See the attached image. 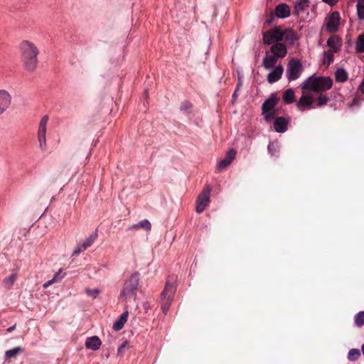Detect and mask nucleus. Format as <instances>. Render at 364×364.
Instances as JSON below:
<instances>
[{"mask_svg": "<svg viewBox=\"0 0 364 364\" xmlns=\"http://www.w3.org/2000/svg\"><path fill=\"white\" fill-rule=\"evenodd\" d=\"M236 156V151L232 149H230L226 155V157L221 161H220L218 164V168L219 170H223L227 168L232 161L235 159Z\"/></svg>", "mask_w": 364, "mask_h": 364, "instance_id": "16", "label": "nucleus"}, {"mask_svg": "<svg viewBox=\"0 0 364 364\" xmlns=\"http://www.w3.org/2000/svg\"><path fill=\"white\" fill-rule=\"evenodd\" d=\"M54 282V281H53V279H50L49 281H48L47 282H46L44 284H43V287L44 288H47L50 285L53 284Z\"/></svg>", "mask_w": 364, "mask_h": 364, "instance_id": "42", "label": "nucleus"}, {"mask_svg": "<svg viewBox=\"0 0 364 364\" xmlns=\"http://www.w3.org/2000/svg\"><path fill=\"white\" fill-rule=\"evenodd\" d=\"M87 293L90 296H92L93 298H95L97 296V294H99V290L97 289H87Z\"/></svg>", "mask_w": 364, "mask_h": 364, "instance_id": "40", "label": "nucleus"}, {"mask_svg": "<svg viewBox=\"0 0 364 364\" xmlns=\"http://www.w3.org/2000/svg\"><path fill=\"white\" fill-rule=\"evenodd\" d=\"M290 8L287 4H280L275 8V14L278 18H287L290 16Z\"/></svg>", "mask_w": 364, "mask_h": 364, "instance_id": "18", "label": "nucleus"}, {"mask_svg": "<svg viewBox=\"0 0 364 364\" xmlns=\"http://www.w3.org/2000/svg\"><path fill=\"white\" fill-rule=\"evenodd\" d=\"M314 102V99L311 97V95H302L299 98L296 106L298 109L303 111L306 109L311 107Z\"/></svg>", "mask_w": 364, "mask_h": 364, "instance_id": "13", "label": "nucleus"}, {"mask_svg": "<svg viewBox=\"0 0 364 364\" xmlns=\"http://www.w3.org/2000/svg\"><path fill=\"white\" fill-rule=\"evenodd\" d=\"M356 7L358 18L364 20V0H358Z\"/></svg>", "mask_w": 364, "mask_h": 364, "instance_id": "34", "label": "nucleus"}, {"mask_svg": "<svg viewBox=\"0 0 364 364\" xmlns=\"http://www.w3.org/2000/svg\"><path fill=\"white\" fill-rule=\"evenodd\" d=\"M102 342L100 339L96 336L87 338L85 341L86 348L94 350H98Z\"/></svg>", "mask_w": 364, "mask_h": 364, "instance_id": "20", "label": "nucleus"}, {"mask_svg": "<svg viewBox=\"0 0 364 364\" xmlns=\"http://www.w3.org/2000/svg\"><path fill=\"white\" fill-rule=\"evenodd\" d=\"M65 274L62 273V269H60L52 279L54 282H58L65 277Z\"/></svg>", "mask_w": 364, "mask_h": 364, "instance_id": "39", "label": "nucleus"}, {"mask_svg": "<svg viewBox=\"0 0 364 364\" xmlns=\"http://www.w3.org/2000/svg\"><path fill=\"white\" fill-rule=\"evenodd\" d=\"M270 50L273 53V55L277 57L278 58H282L285 57L287 53V47L280 42L274 43L272 46Z\"/></svg>", "mask_w": 364, "mask_h": 364, "instance_id": "15", "label": "nucleus"}, {"mask_svg": "<svg viewBox=\"0 0 364 364\" xmlns=\"http://www.w3.org/2000/svg\"><path fill=\"white\" fill-rule=\"evenodd\" d=\"M264 114V118L266 122H270L272 119L275 120L276 117V111H268L267 112L262 113Z\"/></svg>", "mask_w": 364, "mask_h": 364, "instance_id": "36", "label": "nucleus"}, {"mask_svg": "<svg viewBox=\"0 0 364 364\" xmlns=\"http://www.w3.org/2000/svg\"><path fill=\"white\" fill-rule=\"evenodd\" d=\"M318 96L316 97L314 101L316 102V107H321L325 106L328 102L329 101V97L327 96L326 94L323 93H318Z\"/></svg>", "mask_w": 364, "mask_h": 364, "instance_id": "29", "label": "nucleus"}, {"mask_svg": "<svg viewBox=\"0 0 364 364\" xmlns=\"http://www.w3.org/2000/svg\"><path fill=\"white\" fill-rule=\"evenodd\" d=\"M340 21V14L338 11L332 12L326 18V29L329 32H334L338 30Z\"/></svg>", "mask_w": 364, "mask_h": 364, "instance_id": "10", "label": "nucleus"}, {"mask_svg": "<svg viewBox=\"0 0 364 364\" xmlns=\"http://www.w3.org/2000/svg\"><path fill=\"white\" fill-rule=\"evenodd\" d=\"M97 238V232L95 231L92 235H90L83 242L77 244V247L74 250L72 256H77L80 253L86 250L88 247L92 245Z\"/></svg>", "mask_w": 364, "mask_h": 364, "instance_id": "8", "label": "nucleus"}, {"mask_svg": "<svg viewBox=\"0 0 364 364\" xmlns=\"http://www.w3.org/2000/svg\"><path fill=\"white\" fill-rule=\"evenodd\" d=\"M274 145L273 144H269L268 146V149L270 152L272 151V148H273Z\"/></svg>", "mask_w": 364, "mask_h": 364, "instance_id": "45", "label": "nucleus"}, {"mask_svg": "<svg viewBox=\"0 0 364 364\" xmlns=\"http://www.w3.org/2000/svg\"><path fill=\"white\" fill-rule=\"evenodd\" d=\"M277 57L274 55H269L267 53L266 56L263 59L262 65L266 70H269L274 66L277 62Z\"/></svg>", "mask_w": 364, "mask_h": 364, "instance_id": "21", "label": "nucleus"}, {"mask_svg": "<svg viewBox=\"0 0 364 364\" xmlns=\"http://www.w3.org/2000/svg\"><path fill=\"white\" fill-rule=\"evenodd\" d=\"M359 90L363 94H364V79L363 80L361 84L359 86Z\"/></svg>", "mask_w": 364, "mask_h": 364, "instance_id": "43", "label": "nucleus"}, {"mask_svg": "<svg viewBox=\"0 0 364 364\" xmlns=\"http://www.w3.org/2000/svg\"><path fill=\"white\" fill-rule=\"evenodd\" d=\"M15 328H16V325H14V326H11V327H9V328L7 329V331L11 332V331H12Z\"/></svg>", "mask_w": 364, "mask_h": 364, "instance_id": "44", "label": "nucleus"}, {"mask_svg": "<svg viewBox=\"0 0 364 364\" xmlns=\"http://www.w3.org/2000/svg\"><path fill=\"white\" fill-rule=\"evenodd\" d=\"M284 68L282 65L276 66L267 75V81L272 84L277 82L282 75Z\"/></svg>", "mask_w": 364, "mask_h": 364, "instance_id": "14", "label": "nucleus"}, {"mask_svg": "<svg viewBox=\"0 0 364 364\" xmlns=\"http://www.w3.org/2000/svg\"><path fill=\"white\" fill-rule=\"evenodd\" d=\"M139 228L144 229L146 231H149L151 230V225L148 220L145 219L139 222L136 224L132 225V226L129 227L127 230H138Z\"/></svg>", "mask_w": 364, "mask_h": 364, "instance_id": "22", "label": "nucleus"}, {"mask_svg": "<svg viewBox=\"0 0 364 364\" xmlns=\"http://www.w3.org/2000/svg\"><path fill=\"white\" fill-rule=\"evenodd\" d=\"M23 348L21 347H16L13 349L6 351L5 356L6 358H15L18 354L23 352Z\"/></svg>", "mask_w": 364, "mask_h": 364, "instance_id": "33", "label": "nucleus"}, {"mask_svg": "<svg viewBox=\"0 0 364 364\" xmlns=\"http://www.w3.org/2000/svg\"><path fill=\"white\" fill-rule=\"evenodd\" d=\"M139 282V274L134 272L124 282L119 297L124 301L134 298L136 295Z\"/></svg>", "mask_w": 364, "mask_h": 364, "instance_id": "3", "label": "nucleus"}, {"mask_svg": "<svg viewBox=\"0 0 364 364\" xmlns=\"http://www.w3.org/2000/svg\"><path fill=\"white\" fill-rule=\"evenodd\" d=\"M232 97H233V98L236 97V91L233 93V95H232Z\"/></svg>", "mask_w": 364, "mask_h": 364, "instance_id": "48", "label": "nucleus"}, {"mask_svg": "<svg viewBox=\"0 0 364 364\" xmlns=\"http://www.w3.org/2000/svg\"><path fill=\"white\" fill-rule=\"evenodd\" d=\"M333 86V80L329 77H314L307 78L301 85L304 90H311L316 93H323Z\"/></svg>", "mask_w": 364, "mask_h": 364, "instance_id": "2", "label": "nucleus"}, {"mask_svg": "<svg viewBox=\"0 0 364 364\" xmlns=\"http://www.w3.org/2000/svg\"><path fill=\"white\" fill-rule=\"evenodd\" d=\"M192 107L193 105L190 102L184 101L181 103L180 109L182 111L190 112Z\"/></svg>", "mask_w": 364, "mask_h": 364, "instance_id": "37", "label": "nucleus"}, {"mask_svg": "<svg viewBox=\"0 0 364 364\" xmlns=\"http://www.w3.org/2000/svg\"><path fill=\"white\" fill-rule=\"evenodd\" d=\"M342 45L341 39L338 36H331L327 41V46L331 48L329 50L336 53Z\"/></svg>", "mask_w": 364, "mask_h": 364, "instance_id": "19", "label": "nucleus"}, {"mask_svg": "<svg viewBox=\"0 0 364 364\" xmlns=\"http://www.w3.org/2000/svg\"><path fill=\"white\" fill-rule=\"evenodd\" d=\"M176 290L175 278H169L166 283L164 290L161 293V309L164 314H166L170 308Z\"/></svg>", "mask_w": 364, "mask_h": 364, "instance_id": "4", "label": "nucleus"}, {"mask_svg": "<svg viewBox=\"0 0 364 364\" xmlns=\"http://www.w3.org/2000/svg\"><path fill=\"white\" fill-rule=\"evenodd\" d=\"M283 33H284V38L289 44H293L297 39L296 33L291 28L283 31Z\"/></svg>", "mask_w": 364, "mask_h": 364, "instance_id": "24", "label": "nucleus"}, {"mask_svg": "<svg viewBox=\"0 0 364 364\" xmlns=\"http://www.w3.org/2000/svg\"><path fill=\"white\" fill-rule=\"evenodd\" d=\"M360 105V98L359 97H354V99L352 100L351 104L350 106H354V105Z\"/></svg>", "mask_w": 364, "mask_h": 364, "instance_id": "41", "label": "nucleus"}, {"mask_svg": "<svg viewBox=\"0 0 364 364\" xmlns=\"http://www.w3.org/2000/svg\"><path fill=\"white\" fill-rule=\"evenodd\" d=\"M279 100L280 98L277 96V93H272L270 97L267 99L262 104V113L267 112L268 111H276L274 108L279 103Z\"/></svg>", "mask_w": 364, "mask_h": 364, "instance_id": "9", "label": "nucleus"}, {"mask_svg": "<svg viewBox=\"0 0 364 364\" xmlns=\"http://www.w3.org/2000/svg\"><path fill=\"white\" fill-rule=\"evenodd\" d=\"M295 95L294 91L292 89L287 90L283 95V100L287 105L291 104L294 102Z\"/></svg>", "mask_w": 364, "mask_h": 364, "instance_id": "27", "label": "nucleus"}, {"mask_svg": "<svg viewBox=\"0 0 364 364\" xmlns=\"http://www.w3.org/2000/svg\"><path fill=\"white\" fill-rule=\"evenodd\" d=\"M124 344L122 345V346L119 348V350H119V352L121 350V349H122V348H124Z\"/></svg>", "mask_w": 364, "mask_h": 364, "instance_id": "47", "label": "nucleus"}, {"mask_svg": "<svg viewBox=\"0 0 364 364\" xmlns=\"http://www.w3.org/2000/svg\"><path fill=\"white\" fill-rule=\"evenodd\" d=\"M333 50H327L325 52V59H324V63H326V61H327V64L330 65L333 60Z\"/></svg>", "mask_w": 364, "mask_h": 364, "instance_id": "35", "label": "nucleus"}, {"mask_svg": "<svg viewBox=\"0 0 364 364\" xmlns=\"http://www.w3.org/2000/svg\"><path fill=\"white\" fill-rule=\"evenodd\" d=\"M21 59L26 70L33 72L38 63L39 50L36 45L28 41H23L20 44Z\"/></svg>", "mask_w": 364, "mask_h": 364, "instance_id": "1", "label": "nucleus"}, {"mask_svg": "<svg viewBox=\"0 0 364 364\" xmlns=\"http://www.w3.org/2000/svg\"><path fill=\"white\" fill-rule=\"evenodd\" d=\"M17 274L16 273L11 274L3 280V285L6 289H11L16 280Z\"/></svg>", "mask_w": 364, "mask_h": 364, "instance_id": "28", "label": "nucleus"}, {"mask_svg": "<svg viewBox=\"0 0 364 364\" xmlns=\"http://www.w3.org/2000/svg\"><path fill=\"white\" fill-rule=\"evenodd\" d=\"M272 151H274V149L272 148ZM272 154H274V153H273V151H272Z\"/></svg>", "mask_w": 364, "mask_h": 364, "instance_id": "49", "label": "nucleus"}, {"mask_svg": "<svg viewBox=\"0 0 364 364\" xmlns=\"http://www.w3.org/2000/svg\"><path fill=\"white\" fill-rule=\"evenodd\" d=\"M355 49L358 53H364V33L359 35L356 41Z\"/></svg>", "mask_w": 364, "mask_h": 364, "instance_id": "31", "label": "nucleus"}, {"mask_svg": "<svg viewBox=\"0 0 364 364\" xmlns=\"http://www.w3.org/2000/svg\"><path fill=\"white\" fill-rule=\"evenodd\" d=\"M11 103V95L5 90H0V114L4 113Z\"/></svg>", "mask_w": 364, "mask_h": 364, "instance_id": "11", "label": "nucleus"}, {"mask_svg": "<svg viewBox=\"0 0 364 364\" xmlns=\"http://www.w3.org/2000/svg\"><path fill=\"white\" fill-rule=\"evenodd\" d=\"M360 357V351L356 348H352L348 351V359L350 361H356Z\"/></svg>", "mask_w": 364, "mask_h": 364, "instance_id": "30", "label": "nucleus"}, {"mask_svg": "<svg viewBox=\"0 0 364 364\" xmlns=\"http://www.w3.org/2000/svg\"><path fill=\"white\" fill-rule=\"evenodd\" d=\"M323 2L327 3L328 4H332L333 3L330 0H323Z\"/></svg>", "mask_w": 364, "mask_h": 364, "instance_id": "46", "label": "nucleus"}, {"mask_svg": "<svg viewBox=\"0 0 364 364\" xmlns=\"http://www.w3.org/2000/svg\"><path fill=\"white\" fill-rule=\"evenodd\" d=\"M309 0H296L294 3V16H299L301 13L306 11L309 7Z\"/></svg>", "mask_w": 364, "mask_h": 364, "instance_id": "17", "label": "nucleus"}, {"mask_svg": "<svg viewBox=\"0 0 364 364\" xmlns=\"http://www.w3.org/2000/svg\"><path fill=\"white\" fill-rule=\"evenodd\" d=\"M284 34L283 30L280 29L279 27H274L263 33V42L267 45L279 43L284 39Z\"/></svg>", "mask_w": 364, "mask_h": 364, "instance_id": "6", "label": "nucleus"}, {"mask_svg": "<svg viewBox=\"0 0 364 364\" xmlns=\"http://www.w3.org/2000/svg\"><path fill=\"white\" fill-rule=\"evenodd\" d=\"M290 118L284 117H277L274 122V129L277 132L284 133L288 129Z\"/></svg>", "mask_w": 364, "mask_h": 364, "instance_id": "12", "label": "nucleus"}, {"mask_svg": "<svg viewBox=\"0 0 364 364\" xmlns=\"http://www.w3.org/2000/svg\"><path fill=\"white\" fill-rule=\"evenodd\" d=\"M48 122V116L45 115L42 117L38 130V136L46 135L47 124Z\"/></svg>", "mask_w": 364, "mask_h": 364, "instance_id": "25", "label": "nucleus"}, {"mask_svg": "<svg viewBox=\"0 0 364 364\" xmlns=\"http://www.w3.org/2000/svg\"><path fill=\"white\" fill-rule=\"evenodd\" d=\"M354 323L358 327L364 326V311H359L355 315Z\"/></svg>", "mask_w": 364, "mask_h": 364, "instance_id": "32", "label": "nucleus"}, {"mask_svg": "<svg viewBox=\"0 0 364 364\" xmlns=\"http://www.w3.org/2000/svg\"><path fill=\"white\" fill-rule=\"evenodd\" d=\"M303 70L302 65L300 60L291 59L289 60L287 69V76L289 81L296 80L299 77Z\"/></svg>", "mask_w": 364, "mask_h": 364, "instance_id": "7", "label": "nucleus"}, {"mask_svg": "<svg viewBox=\"0 0 364 364\" xmlns=\"http://www.w3.org/2000/svg\"><path fill=\"white\" fill-rule=\"evenodd\" d=\"M212 188L210 185H206L203 191L198 196L196 205V211L198 213H203L210 203V194Z\"/></svg>", "mask_w": 364, "mask_h": 364, "instance_id": "5", "label": "nucleus"}, {"mask_svg": "<svg viewBox=\"0 0 364 364\" xmlns=\"http://www.w3.org/2000/svg\"><path fill=\"white\" fill-rule=\"evenodd\" d=\"M348 73L343 68H339L336 71L335 77L338 82H344L348 80Z\"/></svg>", "mask_w": 364, "mask_h": 364, "instance_id": "26", "label": "nucleus"}, {"mask_svg": "<svg viewBox=\"0 0 364 364\" xmlns=\"http://www.w3.org/2000/svg\"><path fill=\"white\" fill-rule=\"evenodd\" d=\"M128 316H129L128 311L124 312L120 316L119 318L114 323L113 328L115 331L121 330L124 327V323L127 322Z\"/></svg>", "mask_w": 364, "mask_h": 364, "instance_id": "23", "label": "nucleus"}, {"mask_svg": "<svg viewBox=\"0 0 364 364\" xmlns=\"http://www.w3.org/2000/svg\"><path fill=\"white\" fill-rule=\"evenodd\" d=\"M38 141H39V145L41 149L44 151L46 148V135L43 136H38Z\"/></svg>", "mask_w": 364, "mask_h": 364, "instance_id": "38", "label": "nucleus"}]
</instances>
